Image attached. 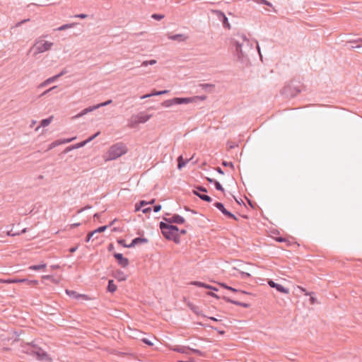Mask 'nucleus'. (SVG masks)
<instances>
[{"mask_svg":"<svg viewBox=\"0 0 362 362\" xmlns=\"http://www.w3.org/2000/svg\"><path fill=\"white\" fill-rule=\"evenodd\" d=\"M231 44L235 47V53L239 60H243L245 57V50L243 48L250 47V41L244 34L235 35L231 38Z\"/></svg>","mask_w":362,"mask_h":362,"instance_id":"nucleus-1","label":"nucleus"},{"mask_svg":"<svg viewBox=\"0 0 362 362\" xmlns=\"http://www.w3.org/2000/svg\"><path fill=\"white\" fill-rule=\"evenodd\" d=\"M22 351L35 357L39 361H48L49 359L47 353L33 341L22 346Z\"/></svg>","mask_w":362,"mask_h":362,"instance_id":"nucleus-2","label":"nucleus"},{"mask_svg":"<svg viewBox=\"0 0 362 362\" xmlns=\"http://www.w3.org/2000/svg\"><path fill=\"white\" fill-rule=\"evenodd\" d=\"M302 87L303 85L300 83L295 84L294 81H291L283 88L281 93L287 98H294L302 91Z\"/></svg>","mask_w":362,"mask_h":362,"instance_id":"nucleus-3","label":"nucleus"},{"mask_svg":"<svg viewBox=\"0 0 362 362\" xmlns=\"http://www.w3.org/2000/svg\"><path fill=\"white\" fill-rule=\"evenodd\" d=\"M151 117V115L145 114L142 112L136 115H134L129 120V127L131 128H136L139 124L146 122Z\"/></svg>","mask_w":362,"mask_h":362,"instance_id":"nucleus-4","label":"nucleus"},{"mask_svg":"<svg viewBox=\"0 0 362 362\" xmlns=\"http://www.w3.org/2000/svg\"><path fill=\"white\" fill-rule=\"evenodd\" d=\"M52 46V42L48 41L43 42L41 40H37L34 45L30 48V51L34 50L33 54L37 55L40 53H42L51 49Z\"/></svg>","mask_w":362,"mask_h":362,"instance_id":"nucleus-5","label":"nucleus"},{"mask_svg":"<svg viewBox=\"0 0 362 362\" xmlns=\"http://www.w3.org/2000/svg\"><path fill=\"white\" fill-rule=\"evenodd\" d=\"M0 283L5 284H19V283H25L28 286L36 287L39 282L37 280H29L28 279H20V278H13L8 279H0Z\"/></svg>","mask_w":362,"mask_h":362,"instance_id":"nucleus-6","label":"nucleus"},{"mask_svg":"<svg viewBox=\"0 0 362 362\" xmlns=\"http://www.w3.org/2000/svg\"><path fill=\"white\" fill-rule=\"evenodd\" d=\"M195 98H174L173 99L166 100L162 103V106L169 107L174 105L187 104L192 103Z\"/></svg>","mask_w":362,"mask_h":362,"instance_id":"nucleus-7","label":"nucleus"},{"mask_svg":"<svg viewBox=\"0 0 362 362\" xmlns=\"http://www.w3.org/2000/svg\"><path fill=\"white\" fill-rule=\"evenodd\" d=\"M128 151L127 145L122 142L115 144V160L126 154Z\"/></svg>","mask_w":362,"mask_h":362,"instance_id":"nucleus-8","label":"nucleus"},{"mask_svg":"<svg viewBox=\"0 0 362 362\" xmlns=\"http://www.w3.org/2000/svg\"><path fill=\"white\" fill-rule=\"evenodd\" d=\"M112 103V100H107L106 102L105 103H100V104H98L96 105H93V106H90L87 108H85L84 110H83L81 112H79L78 115H76L74 117L75 118H79L86 114H88V112H90L100 107H103V106H105L108 104H110Z\"/></svg>","mask_w":362,"mask_h":362,"instance_id":"nucleus-9","label":"nucleus"},{"mask_svg":"<svg viewBox=\"0 0 362 362\" xmlns=\"http://www.w3.org/2000/svg\"><path fill=\"white\" fill-rule=\"evenodd\" d=\"M162 234L163 236L169 240H173L175 243H180V235H175L171 230L163 229L162 226H160Z\"/></svg>","mask_w":362,"mask_h":362,"instance_id":"nucleus-10","label":"nucleus"},{"mask_svg":"<svg viewBox=\"0 0 362 362\" xmlns=\"http://www.w3.org/2000/svg\"><path fill=\"white\" fill-rule=\"evenodd\" d=\"M100 134V132H97L96 134H95L94 135L90 136L88 139L85 140V141H83L80 143H78L74 146H69L66 148V151H69L70 150H72V149H74V148H81V147H83L86 144H88V142L91 141L93 139H95L96 136H98V135Z\"/></svg>","mask_w":362,"mask_h":362,"instance_id":"nucleus-11","label":"nucleus"},{"mask_svg":"<svg viewBox=\"0 0 362 362\" xmlns=\"http://www.w3.org/2000/svg\"><path fill=\"white\" fill-rule=\"evenodd\" d=\"M164 220L168 223L183 224L185 222V218L178 214H174L170 218H164Z\"/></svg>","mask_w":362,"mask_h":362,"instance_id":"nucleus-12","label":"nucleus"},{"mask_svg":"<svg viewBox=\"0 0 362 362\" xmlns=\"http://www.w3.org/2000/svg\"><path fill=\"white\" fill-rule=\"evenodd\" d=\"M115 259L117 260L119 265L123 268H126L129 264V259L126 257H124L121 253L115 252Z\"/></svg>","mask_w":362,"mask_h":362,"instance_id":"nucleus-13","label":"nucleus"},{"mask_svg":"<svg viewBox=\"0 0 362 362\" xmlns=\"http://www.w3.org/2000/svg\"><path fill=\"white\" fill-rule=\"evenodd\" d=\"M268 284L270 287L274 288L280 293L288 294L289 293V289L284 287L282 285L275 283L272 280H269L268 281Z\"/></svg>","mask_w":362,"mask_h":362,"instance_id":"nucleus-14","label":"nucleus"},{"mask_svg":"<svg viewBox=\"0 0 362 362\" xmlns=\"http://www.w3.org/2000/svg\"><path fill=\"white\" fill-rule=\"evenodd\" d=\"M216 13L217 15V17L222 22L223 26L225 28L230 29V23L228 22V18L226 16V15L223 12H221L220 11H216Z\"/></svg>","mask_w":362,"mask_h":362,"instance_id":"nucleus-15","label":"nucleus"},{"mask_svg":"<svg viewBox=\"0 0 362 362\" xmlns=\"http://www.w3.org/2000/svg\"><path fill=\"white\" fill-rule=\"evenodd\" d=\"M159 226H162L163 229L171 230V231H173L175 235H180L178 227L173 225L172 223L161 221Z\"/></svg>","mask_w":362,"mask_h":362,"instance_id":"nucleus-16","label":"nucleus"},{"mask_svg":"<svg viewBox=\"0 0 362 362\" xmlns=\"http://www.w3.org/2000/svg\"><path fill=\"white\" fill-rule=\"evenodd\" d=\"M147 243H148V240L146 238H135L132 240L131 243L128 245V247H133L139 244H146Z\"/></svg>","mask_w":362,"mask_h":362,"instance_id":"nucleus-17","label":"nucleus"},{"mask_svg":"<svg viewBox=\"0 0 362 362\" xmlns=\"http://www.w3.org/2000/svg\"><path fill=\"white\" fill-rule=\"evenodd\" d=\"M223 299H224L226 302L228 303H230L232 304H234V305H239V306H241V307H243V308H247L250 306V305L249 303H242V302H240V301H238V300H234L228 297H226V296H223Z\"/></svg>","mask_w":362,"mask_h":362,"instance_id":"nucleus-18","label":"nucleus"},{"mask_svg":"<svg viewBox=\"0 0 362 362\" xmlns=\"http://www.w3.org/2000/svg\"><path fill=\"white\" fill-rule=\"evenodd\" d=\"M191 284L192 285L197 286L198 287H202V288H207V289L213 290V291H218L217 288H216L214 286H211L209 284L201 282V281H192Z\"/></svg>","mask_w":362,"mask_h":362,"instance_id":"nucleus-19","label":"nucleus"},{"mask_svg":"<svg viewBox=\"0 0 362 362\" xmlns=\"http://www.w3.org/2000/svg\"><path fill=\"white\" fill-rule=\"evenodd\" d=\"M74 139H75L74 137V138H71V139H64L63 141H61V140L54 141H53L52 143H51L49 144L48 150H51V149L55 148L57 146H58L59 144H65V143H69L71 141H73Z\"/></svg>","mask_w":362,"mask_h":362,"instance_id":"nucleus-20","label":"nucleus"},{"mask_svg":"<svg viewBox=\"0 0 362 362\" xmlns=\"http://www.w3.org/2000/svg\"><path fill=\"white\" fill-rule=\"evenodd\" d=\"M168 92H169V90H158H158H153L151 93L146 94L144 95L141 96V99H144V98H150V97L154 96V95H163V94H166Z\"/></svg>","mask_w":362,"mask_h":362,"instance_id":"nucleus-21","label":"nucleus"},{"mask_svg":"<svg viewBox=\"0 0 362 362\" xmlns=\"http://www.w3.org/2000/svg\"><path fill=\"white\" fill-rule=\"evenodd\" d=\"M171 349L178 353L189 354V347L185 346H175Z\"/></svg>","mask_w":362,"mask_h":362,"instance_id":"nucleus-22","label":"nucleus"},{"mask_svg":"<svg viewBox=\"0 0 362 362\" xmlns=\"http://www.w3.org/2000/svg\"><path fill=\"white\" fill-rule=\"evenodd\" d=\"M66 293L69 296H72L75 298H83L84 300H88L89 298L86 296V295H84V294H78L76 291H69V290H66Z\"/></svg>","mask_w":362,"mask_h":362,"instance_id":"nucleus-23","label":"nucleus"},{"mask_svg":"<svg viewBox=\"0 0 362 362\" xmlns=\"http://www.w3.org/2000/svg\"><path fill=\"white\" fill-rule=\"evenodd\" d=\"M189 161V159L184 160L182 156H180L177 158V168L182 169L185 165Z\"/></svg>","mask_w":362,"mask_h":362,"instance_id":"nucleus-24","label":"nucleus"},{"mask_svg":"<svg viewBox=\"0 0 362 362\" xmlns=\"http://www.w3.org/2000/svg\"><path fill=\"white\" fill-rule=\"evenodd\" d=\"M193 194L194 195L197 196L198 197H199L203 201H205L206 202H212L211 197L208 196V195H206V194H197V191L196 190H193Z\"/></svg>","mask_w":362,"mask_h":362,"instance_id":"nucleus-25","label":"nucleus"},{"mask_svg":"<svg viewBox=\"0 0 362 362\" xmlns=\"http://www.w3.org/2000/svg\"><path fill=\"white\" fill-rule=\"evenodd\" d=\"M127 275L119 270H117L115 272V279H118L119 281H124L126 279Z\"/></svg>","mask_w":362,"mask_h":362,"instance_id":"nucleus-26","label":"nucleus"},{"mask_svg":"<svg viewBox=\"0 0 362 362\" xmlns=\"http://www.w3.org/2000/svg\"><path fill=\"white\" fill-rule=\"evenodd\" d=\"M168 38L173 40H177L179 42L184 41L186 39V37H185L184 35L182 34H177L174 35H169Z\"/></svg>","mask_w":362,"mask_h":362,"instance_id":"nucleus-27","label":"nucleus"},{"mask_svg":"<svg viewBox=\"0 0 362 362\" xmlns=\"http://www.w3.org/2000/svg\"><path fill=\"white\" fill-rule=\"evenodd\" d=\"M46 267H47V264L43 263V264H38V265H31L28 267V269L38 271V270H41V269H45Z\"/></svg>","mask_w":362,"mask_h":362,"instance_id":"nucleus-28","label":"nucleus"},{"mask_svg":"<svg viewBox=\"0 0 362 362\" xmlns=\"http://www.w3.org/2000/svg\"><path fill=\"white\" fill-rule=\"evenodd\" d=\"M214 206L217 208L218 210H220L223 214H226L228 210L225 208L224 205L221 202H215L214 204Z\"/></svg>","mask_w":362,"mask_h":362,"instance_id":"nucleus-29","label":"nucleus"},{"mask_svg":"<svg viewBox=\"0 0 362 362\" xmlns=\"http://www.w3.org/2000/svg\"><path fill=\"white\" fill-rule=\"evenodd\" d=\"M52 119H53V117L51 116V117H49L48 118L42 119L40 122V127H45L48 126L51 123V122L52 121Z\"/></svg>","mask_w":362,"mask_h":362,"instance_id":"nucleus-30","label":"nucleus"},{"mask_svg":"<svg viewBox=\"0 0 362 362\" xmlns=\"http://www.w3.org/2000/svg\"><path fill=\"white\" fill-rule=\"evenodd\" d=\"M112 225H113V221H110V223H109V226H111ZM108 227V226H100L99 228H98L96 230H93L94 233L96 234V233H101V232H103L105 230V229Z\"/></svg>","mask_w":362,"mask_h":362,"instance_id":"nucleus-31","label":"nucleus"},{"mask_svg":"<svg viewBox=\"0 0 362 362\" xmlns=\"http://www.w3.org/2000/svg\"><path fill=\"white\" fill-rule=\"evenodd\" d=\"M74 25H75L74 23L64 24V25H62V26L59 27L57 30L62 31V30H65L67 28H73Z\"/></svg>","mask_w":362,"mask_h":362,"instance_id":"nucleus-32","label":"nucleus"},{"mask_svg":"<svg viewBox=\"0 0 362 362\" xmlns=\"http://www.w3.org/2000/svg\"><path fill=\"white\" fill-rule=\"evenodd\" d=\"M199 86L204 90H207L208 88L213 89L214 88V85L210 83H200Z\"/></svg>","mask_w":362,"mask_h":362,"instance_id":"nucleus-33","label":"nucleus"},{"mask_svg":"<svg viewBox=\"0 0 362 362\" xmlns=\"http://www.w3.org/2000/svg\"><path fill=\"white\" fill-rule=\"evenodd\" d=\"M148 203L145 201H141L139 204H136L135 205V210L136 211H139L141 207L146 206Z\"/></svg>","mask_w":362,"mask_h":362,"instance_id":"nucleus-34","label":"nucleus"},{"mask_svg":"<svg viewBox=\"0 0 362 362\" xmlns=\"http://www.w3.org/2000/svg\"><path fill=\"white\" fill-rule=\"evenodd\" d=\"M165 16L163 14H159V13H153L151 16V18L156 20V21H160L163 19Z\"/></svg>","mask_w":362,"mask_h":362,"instance_id":"nucleus-35","label":"nucleus"},{"mask_svg":"<svg viewBox=\"0 0 362 362\" xmlns=\"http://www.w3.org/2000/svg\"><path fill=\"white\" fill-rule=\"evenodd\" d=\"M190 353H193V354H197L199 356H203L204 355L203 352L201 351L200 350L196 349H192V348H189V354Z\"/></svg>","mask_w":362,"mask_h":362,"instance_id":"nucleus-36","label":"nucleus"},{"mask_svg":"<svg viewBox=\"0 0 362 362\" xmlns=\"http://www.w3.org/2000/svg\"><path fill=\"white\" fill-rule=\"evenodd\" d=\"M107 290L110 293H113V279L109 280Z\"/></svg>","mask_w":362,"mask_h":362,"instance_id":"nucleus-37","label":"nucleus"},{"mask_svg":"<svg viewBox=\"0 0 362 362\" xmlns=\"http://www.w3.org/2000/svg\"><path fill=\"white\" fill-rule=\"evenodd\" d=\"M214 186L217 190L221 191V192H224V189L222 187V185L220 184L219 182H218V181L214 182Z\"/></svg>","mask_w":362,"mask_h":362,"instance_id":"nucleus-38","label":"nucleus"},{"mask_svg":"<svg viewBox=\"0 0 362 362\" xmlns=\"http://www.w3.org/2000/svg\"><path fill=\"white\" fill-rule=\"evenodd\" d=\"M156 63V60L151 59L150 61H144V62H143L141 65L144 66H146L148 64L153 65V64H155Z\"/></svg>","mask_w":362,"mask_h":362,"instance_id":"nucleus-39","label":"nucleus"},{"mask_svg":"<svg viewBox=\"0 0 362 362\" xmlns=\"http://www.w3.org/2000/svg\"><path fill=\"white\" fill-rule=\"evenodd\" d=\"M254 1L259 4H262L268 6H271V7L272 6V4L267 0H254Z\"/></svg>","mask_w":362,"mask_h":362,"instance_id":"nucleus-40","label":"nucleus"},{"mask_svg":"<svg viewBox=\"0 0 362 362\" xmlns=\"http://www.w3.org/2000/svg\"><path fill=\"white\" fill-rule=\"evenodd\" d=\"M222 165L225 167H230V168L234 169V165L232 162H228V161L223 160L222 162Z\"/></svg>","mask_w":362,"mask_h":362,"instance_id":"nucleus-41","label":"nucleus"},{"mask_svg":"<svg viewBox=\"0 0 362 362\" xmlns=\"http://www.w3.org/2000/svg\"><path fill=\"white\" fill-rule=\"evenodd\" d=\"M58 88V86H54L47 90H46L45 91H44L42 93V96H44V95H46L48 93L55 90V89H57Z\"/></svg>","mask_w":362,"mask_h":362,"instance_id":"nucleus-42","label":"nucleus"},{"mask_svg":"<svg viewBox=\"0 0 362 362\" xmlns=\"http://www.w3.org/2000/svg\"><path fill=\"white\" fill-rule=\"evenodd\" d=\"M226 216H227L228 218H232V219H234V220H238V218L233 214H232L231 212H230L229 211H228L226 212V214H225Z\"/></svg>","mask_w":362,"mask_h":362,"instance_id":"nucleus-43","label":"nucleus"},{"mask_svg":"<svg viewBox=\"0 0 362 362\" xmlns=\"http://www.w3.org/2000/svg\"><path fill=\"white\" fill-rule=\"evenodd\" d=\"M276 240L279 243H287V245H289V241H288L285 238L278 237L276 238Z\"/></svg>","mask_w":362,"mask_h":362,"instance_id":"nucleus-44","label":"nucleus"},{"mask_svg":"<svg viewBox=\"0 0 362 362\" xmlns=\"http://www.w3.org/2000/svg\"><path fill=\"white\" fill-rule=\"evenodd\" d=\"M58 78H59L58 76L55 75V76H54L52 77H50V78H47V83H51L52 82H54Z\"/></svg>","mask_w":362,"mask_h":362,"instance_id":"nucleus-45","label":"nucleus"},{"mask_svg":"<svg viewBox=\"0 0 362 362\" xmlns=\"http://www.w3.org/2000/svg\"><path fill=\"white\" fill-rule=\"evenodd\" d=\"M30 18H26V19H24L21 21H19L16 24V27H20L21 25L30 21Z\"/></svg>","mask_w":362,"mask_h":362,"instance_id":"nucleus-46","label":"nucleus"},{"mask_svg":"<svg viewBox=\"0 0 362 362\" xmlns=\"http://www.w3.org/2000/svg\"><path fill=\"white\" fill-rule=\"evenodd\" d=\"M195 189L197 190H198L199 192H207V189L206 188H205L203 186H196L195 187Z\"/></svg>","mask_w":362,"mask_h":362,"instance_id":"nucleus-47","label":"nucleus"},{"mask_svg":"<svg viewBox=\"0 0 362 362\" xmlns=\"http://www.w3.org/2000/svg\"><path fill=\"white\" fill-rule=\"evenodd\" d=\"M117 243L118 244L122 245L124 247H128V245L125 243V240L124 239H118Z\"/></svg>","mask_w":362,"mask_h":362,"instance_id":"nucleus-48","label":"nucleus"},{"mask_svg":"<svg viewBox=\"0 0 362 362\" xmlns=\"http://www.w3.org/2000/svg\"><path fill=\"white\" fill-rule=\"evenodd\" d=\"M94 235H95L93 231L89 233L88 235H87V237H86V242H88L92 238H93Z\"/></svg>","mask_w":362,"mask_h":362,"instance_id":"nucleus-49","label":"nucleus"},{"mask_svg":"<svg viewBox=\"0 0 362 362\" xmlns=\"http://www.w3.org/2000/svg\"><path fill=\"white\" fill-rule=\"evenodd\" d=\"M108 152H109V157H110L109 159L110 160H112L113 159V156H112V155H113V146H111L110 147Z\"/></svg>","mask_w":362,"mask_h":362,"instance_id":"nucleus-50","label":"nucleus"},{"mask_svg":"<svg viewBox=\"0 0 362 362\" xmlns=\"http://www.w3.org/2000/svg\"><path fill=\"white\" fill-rule=\"evenodd\" d=\"M141 341L148 346H153V343L146 338L142 339Z\"/></svg>","mask_w":362,"mask_h":362,"instance_id":"nucleus-51","label":"nucleus"},{"mask_svg":"<svg viewBox=\"0 0 362 362\" xmlns=\"http://www.w3.org/2000/svg\"><path fill=\"white\" fill-rule=\"evenodd\" d=\"M67 73H68V70L66 68H64V69H62V71L59 74H58L57 75L59 78V77L64 76V74H66Z\"/></svg>","mask_w":362,"mask_h":362,"instance_id":"nucleus-52","label":"nucleus"},{"mask_svg":"<svg viewBox=\"0 0 362 362\" xmlns=\"http://www.w3.org/2000/svg\"><path fill=\"white\" fill-rule=\"evenodd\" d=\"M192 98H195L192 102L196 101L197 99H200L202 100H204L206 98V96H205V95L196 96V97H193Z\"/></svg>","mask_w":362,"mask_h":362,"instance_id":"nucleus-53","label":"nucleus"},{"mask_svg":"<svg viewBox=\"0 0 362 362\" xmlns=\"http://www.w3.org/2000/svg\"><path fill=\"white\" fill-rule=\"evenodd\" d=\"M207 294H208L209 296H212V297H214V298H217V299H220V298H220V296H218V295H216V293H213V292H211V291L208 292V293H207Z\"/></svg>","mask_w":362,"mask_h":362,"instance_id":"nucleus-54","label":"nucleus"},{"mask_svg":"<svg viewBox=\"0 0 362 362\" xmlns=\"http://www.w3.org/2000/svg\"><path fill=\"white\" fill-rule=\"evenodd\" d=\"M153 211H154L155 212H158V211L161 209V205H160V204L155 205V206H153Z\"/></svg>","mask_w":362,"mask_h":362,"instance_id":"nucleus-55","label":"nucleus"},{"mask_svg":"<svg viewBox=\"0 0 362 362\" xmlns=\"http://www.w3.org/2000/svg\"><path fill=\"white\" fill-rule=\"evenodd\" d=\"M87 16H88V15L84 14V13H81V14H78V15L75 16L76 18H81V19L86 18H87Z\"/></svg>","mask_w":362,"mask_h":362,"instance_id":"nucleus-56","label":"nucleus"},{"mask_svg":"<svg viewBox=\"0 0 362 362\" xmlns=\"http://www.w3.org/2000/svg\"><path fill=\"white\" fill-rule=\"evenodd\" d=\"M151 211V207H147V208H144L142 209V212L144 214H147V213L150 212Z\"/></svg>","mask_w":362,"mask_h":362,"instance_id":"nucleus-57","label":"nucleus"},{"mask_svg":"<svg viewBox=\"0 0 362 362\" xmlns=\"http://www.w3.org/2000/svg\"><path fill=\"white\" fill-rule=\"evenodd\" d=\"M114 354H115V355H122V356L128 355V354H127V353H124V352H119V351H118V352H117V351H116L115 350Z\"/></svg>","mask_w":362,"mask_h":362,"instance_id":"nucleus-58","label":"nucleus"},{"mask_svg":"<svg viewBox=\"0 0 362 362\" xmlns=\"http://www.w3.org/2000/svg\"><path fill=\"white\" fill-rule=\"evenodd\" d=\"M80 225H81L80 223H76L71 224L70 225V228H76V227L79 226Z\"/></svg>","mask_w":362,"mask_h":362,"instance_id":"nucleus-59","label":"nucleus"},{"mask_svg":"<svg viewBox=\"0 0 362 362\" xmlns=\"http://www.w3.org/2000/svg\"><path fill=\"white\" fill-rule=\"evenodd\" d=\"M216 170L219 173V174H221V175H223L224 173L223 171V170L220 168V167H217L216 168Z\"/></svg>","mask_w":362,"mask_h":362,"instance_id":"nucleus-60","label":"nucleus"},{"mask_svg":"<svg viewBox=\"0 0 362 362\" xmlns=\"http://www.w3.org/2000/svg\"><path fill=\"white\" fill-rule=\"evenodd\" d=\"M310 301L311 304H315L316 303V298L310 296Z\"/></svg>","mask_w":362,"mask_h":362,"instance_id":"nucleus-61","label":"nucleus"},{"mask_svg":"<svg viewBox=\"0 0 362 362\" xmlns=\"http://www.w3.org/2000/svg\"><path fill=\"white\" fill-rule=\"evenodd\" d=\"M187 233V230L185 229H181L179 230V234L180 235H185Z\"/></svg>","mask_w":362,"mask_h":362,"instance_id":"nucleus-62","label":"nucleus"},{"mask_svg":"<svg viewBox=\"0 0 362 362\" xmlns=\"http://www.w3.org/2000/svg\"><path fill=\"white\" fill-rule=\"evenodd\" d=\"M48 84H49V83H47V80H45L43 83H42L39 87L41 88V87H45L46 86H47Z\"/></svg>","mask_w":362,"mask_h":362,"instance_id":"nucleus-63","label":"nucleus"},{"mask_svg":"<svg viewBox=\"0 0 362 362\" xmlns=\"http://www.w3.org/2000/svg\"><path fill=\"white\" fill-rule=\"evenodd\" d=\"M206 180L209 182V183H214V182H216V180L212 179V178H210V177H206Z\"/></svg>","mask_w":362,"mask_h":362,"instance_id":"nucleus-64","label":"nucleus"}]
</instances>
